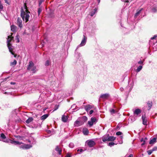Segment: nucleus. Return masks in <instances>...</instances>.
Segmentation results:
<instances>
[{
  "mask_svg": "<svg viewBox=\"0 0 157 157\" xmlns=\"http://www.w3.org/2000/svg\"><path fill=\"white\" fill-rule=\"evenodd\" d=\"M41 2H40L39 3V5H41Z\"/></svg>",
  "mask_w": 157,
  "mask_h": 157,
  "instance_id": "nucleus-57",
  "label": "nucleus"
},
{
  "mask_svg": "<svg viewBox=\"0 0 157 157\" xmlns=\"http://www.w3.org/2000/svg\"><path fill=\"white\" fill-rule=\"evenodd\" d=\"M5 142H8V140H6V141H5Z\"/></svg>",
  "mask_w": 157,
  "mask_h": 157,
  "instance_id": "nucleus-56",
  "label": "nucleus"
},
{
  "mask_svg": "<svg viewBox=\"0 0 157 157\" xmlns=\"http://www.w3.org/2000/svg\"><path fill=\"white\" fill-rule=\"evenodd\" d=\"M33 119L32 117H30L25 122L27 124H29L33 121Z\"/></svg>",
  "mask_w": 157,
  "mask_h": 157,
  "instance_id": "nucleus-21",
  "label": "nucleus"
},
{
  "mask_svg": "<svg viewBox=\"0 0 157 157\" xmlns=\"http://www.w3.org/2000/svg\"><path fill=\"white\" fill-rule=\"evenodd\" d=\"M17 64V61L15 59H14L13 62H11L10 65L12 66H14Z\"/></svg>",
  "mask_w": 157,
  "mask_h": 157,
  "instance_id": "nucleus-28",
  "label": "nucleus"
},
{
  "mask_svg": "<svg viewBox=\"0 0 157 157\" xmlns=\"http://www.w3.org/2000/svg\"><path fill=\"white\" fill-rule=\"evenodd\" d=\"M42 11V9L41 8H40L38 9V15H39L41 13Z\"/></svg>",
  "mask_w": 157,
  "mask_h": 157,
  "instance_id": "nucleus-40",
  "label": "nucleus"
},
{
  "mask_svg": "<svg viewBox=\"0 0 157 157\" xmlns=\"http://www.w3.org/2000/svg\"><path fill=\"white\" fill-rule=\"evenodd\" d=\"M59 105H56L55 106L54 109V110H53V111H56L57 109L59 108Z\"/></svg>",
  "mask_w": 157,
  "mask_h": 157,
  "instance_id": "nucleus-36",
  "label": "nucleus"
},
{
  "mask_svg": "<svg viewBox=\"0 0 157 157\" xmlns=\"http://www.w3.org/2000/svg\"><path fill=\"white\" fill-rule=\"evenodd\" d=\"M122 132L120 131L118 132H117L116 133V135L117 136L120 135H122Z\"/></svg>",
  "mask_w": 157,
  "mask_h": 157,
  "instance_id": "nucleus-39",
  "label": "nucleus"
},
{
  "mask_svg": "<svg viewBox=\"0 0 157 157\" xmlns=\"http://www.w3.org/2000/svg\"><path fill=\"white\" fill-rule=\"evenodd\" d=\"M87 39V38L84 35H83V38L81 41V44L78 46H84L86 43V40Z\"/></svg>",
  "mask_w": 157,
  "mask_h": 157,
  "instance_id": "nucleus-6",
  "label": "nucleus"
},
{
  "mask_svg": "<svg viewBox=\"0 0 157 157\" xmlns=\"http://www.w3.org/2000/svg\"><path fill=\"white\" fill-rule=\"evenodd\" d=\"M71 145V144H69V146H70Z\"/></svg>",
  "mask_w": 157,
  "mask_h": 157,
  "instance_id": "nucleus-62",
  "label": "nucleus"
},
{
  "mask_svg": "<svg viewBox=\"0 0 157 157\" xmlns=\"http://www.w3.org/2000/svg\"><path fill=\"white\" fill-rule=\"evenodd\" d=\"M11 34V35L9 36L8 37V39H7V46L8 47V48L9 49L10 52L14 56V57L15 58H16V56L14 54V53L13 52V49L12 46L11 45V44H10V42L11 40H12L13 38V37L11 36V35H12V33Z\"/></svg>",
  "mask_w": 157,
  "mask_h": 157,
  "instance_id": "nucleus-2",
  "label": "nucleus"
},
{
  "mask_svg": "<svg viewBox=\"0 0 157 157\" xmlns=\"http://www.w3.org/2000/svg\"><path fill=\"white\" fill-rule=\"evenodd\" d=\"M126 2H129V1L128 0H127V1H126Z\"/></svg>",
  "mask_w": 157,
  "mask_h": 157,
  "instance_id": "nucleus-58",
  "label": "nucleus"
},
{
  "mask_svg": "<svg viewBox=\"0 0 157 157\" xmlns=\"http://www.w3.org/2000/svg\"><path fill=\"white\" fill-rule=\"evenodd\" d=\"M48 116V114H44L41 117V120L43 121Z\"/></svg>",
  "mask_w": 157,
  "mask_h": 157,
  "instance_id": "nucleus-22",
  "label": "nucleus"
},
{
  "mask_svg": "<svg viewBox=\"0 0 157 157\" xmlns=\"http://www.w3.org/2000/svg\"><path fill=\"white\" fill-rule=\"evenodd\" d=\"M11 29L12 32H15L17 31V27L14 25H13L11 26Z\"/></svg>",
  "mask_w": 157,
  "mask_h": 157,
  "instance_id": "nucleus-15",
  "label": "nucleus"
},
{
  "mask_svg": "<svg viewBox=\"0 0 157 157\" xmlns=\"http://www.w3.org/2000/svg\"><path fill=\"white\" fill-rule=\"evenodd\" d=\"M147 105L149 109L148 110H149L151 107L152 105V101H148L147 102Z\"/></svg>",
  "mask_w": 157,
  "mask_h": 157,
  "instance_id": "nucleus-17",
  "label": "nucleus"
},
{
  "mask_svg": "<svg viewBox=\"0 0 157 157\" xmlns=\"http://www.w3.org/2000/svg\"><path fill=\"white\" fill-rule=\"evenodd\" d=\"M142 9H143L142 8L140 10H139L138 11V10L137 11V12L135 15V18H136L137 16H138L139 15L141 11L142 10Z\"/></svg>",
  "mask_w": 157,
  "mask_h": 157,
  "instance_id": "nucleus-23",
  "label": "nucleus"
},
{
  "mask_svg": "<svg viewBox=\"0 0 157 157\" xmlns=\"http://www.w3.org/2000/svg\"><path fill=\"white\" fill-rule=\"evenodd\" d=\"M110 112L112 113H115V110L114 109H112L110 110Z\"/></svg>",
  "mask_w": 157,
  "mask_h": 157,
  "instance_id": "nucleus-43",
  "label": "nucleus"
},
{
  "mask_svg": "<svg viewBox=\"0 0 157 157\" xmlns=\"http://www.w3.org/2000/svg\"><path fill=\"white\" fill-rule=\"evenodd\" d=\"M81 119H82L81 121L84 122V123L86 122L87 120V117L85 116H83L81 117Z\"/></svg>",
  "mask_w": 157,
  "mask_h": 157,
  "instance_id": "nucleus-25",
  "label": "nucleus"
},
{
  "mask_svg": "<svg viewBox=\"0 0 157 157\" xmlns=\"http://www.w3.org/2000/svg\"><path fill=\"white\" fill-rule=\"evenodd\" d=\"M157 37V35H155L153 37H151V39L152 40L155 39Z\"/></svg>",
  "mask_w": 157,
  "mask_h": 157,
  "instance_id": "nucleus-46",
  "label": "nucleus"
},
{
  "mask_svg": "<svg viewBox=\"0 0 157 157\" xmlns=\"http://www.w3.org/2000/svg\"><path fill=\"white\" fill-rule=\"evenodd\" d=\"M115 144L114 143V142H112L109 143L108 144V146H112L114 145Z\"/></svg>",
  "mask_w": 157,
  "mask_h": 157,
  "instance_id": "nucleus-37",
  "label": "nucleus"
},
{
  "mask_svg": "<svg viewBox=\"0 0 157 157\" xmlns=\"http://www.w3.org/2000/svg\"><path fill=\"white\" fill-rule=\"evenodd\" d=\"M145 139L146 140H147V138H146H146H145Z\"/></svg>",
  "mask_w": 157,
  "mask_h": 157,
  "instance_id": "nucleus-61",
  "label": "nucleus"
},
{
  "mask_svg": "<svg viewBox=\"0 0 157 157\" xmlns=\"http://www.w3.org/2000/svg\"><path fill=\"white\" fill-rule=\"evenodd\" d=\"M92 108V106L90 105H87L85 107V109L87 112H88V111L89 110Z\"/></svg>",
  "mask_w": 157,
  "mask_h": 157,
  "instance_id": "nucleus-14",
  "label": "nucleus"
},
{
  "mask_svg": "<svg viewBox=\"0 0 157 157\" xmlns=\"http://www.w3.org/2000/svg\"><path fill=\"white\" fill-rule=\"evenodd\" d=\"M157 138L155 137H154L149 142L150 144H154L156 141Z\"/></svg>",
  "mask_w": 157,
  "mask_h": 157,
  "instance_id": "nucleus-18",
  "label": "nucleus"
},
{
  "mask_svg": "<svg viewBox=\"0 0 157 157\" xmlns=\"http://www.w3.org/2000/svg\"><path fill=\"white\" fill-rule=\"evenodd\" d=\"M120 137H121V138H123V136H120Z\"/></svg>",
  "mask_w": 157,
  "mask_h": 157,
  "instance_id": "nucleus-60",
  "label": "nucleus"
},
{
  "mask_svg": "<svg viewBox=\"0 0 157 157\" xmlns=\"http://www.w3.org/2000/svg\"><path fill=\"white\" fill-rule=\"evenodd\" d=\"M34 66V63L32 61H30L29 62V65L27 67V70H30L31 68Z\"/></svg>",
  "mask_w": 157,
  "mask_h": 157,
  "instance_id": "nucleus-10",
  "label": "nucleus"
},
{
  "mask_svg": "<svg viewBox=\"0 0 157 157\" xmlns=\"http://www.w3.org/2000/svg\"><path fill=\"white\" fill-rule=\"evenodd\" d=\"M107 136H108V141H114L116 139V137L113 136H109V134H107Z\"/></svg>",
  "mask_w": 157,
  "mask_h": 157,
  "instance_id": "nucleus-11",
  "label": "nucleus"
},
{
  "mask_svg": "<svg viewBox=\"0 0 157 157\" xmlns=\"http://www.w3.org/2000/svg\"><path fill=\"white\" fill-rule=\"evenodd\" d=\"M109 96V94H102L100 96V98L102 99H107Z\"/></svg>",
  "mask_w": 157,
  "mask_h": 157,
  "instance_id": "nucleus-12",
  "label": "nucleus"
},
{
  "mask_svg": "<svg viewBox=\"0 0 157 157\" xmlns=\"http://www.w3.org/2000/svg\"><path fill=\"white\" fill-rule=\"evenodd\" d=\"M28 142L29 143H30L31 142V141L30 140H29Z\"/></svg>",
  "mask_w": 157,
  "mask_h": 157,
  "instance_id": "nucleus-59",
  "label": "nucleus"
},
{
  "mask_svg": "<svg viewBox=\"0 0 157 157\" xmlns=\"http://www.w3.org/2000/svg\"><path fill=\"white\" fill-rule=\"evenodd\" d=\"M50 63V61L49 60H47L45 63V65L46 66H48L49 65Z\"/></svg>",
  "mask_w": 157,
  "mask_h": 157,
  "instance_id": "nucleus-30",
  "label": "nucleus"
},
{
  "mask_svg": "<svg viewBox=\"0 0 157 157\" xmlns=\"http://www.w3.org/2000/svg\"><path fill=\"white\" fill-rule=\"evenodd\" d=\"M143 61H142V60H140L139 62H138V63L140 64H142L143 63Z\"/></svg>",
  "mask_w": 157,
  "mask_h": 157,
  "instance_id": "nucleus-45",
  "label": "nucleus"
},
{
  "mask_svg": "<svg viewBox=\"0 0 157 157\" xmlns=\"http://www.w3.org/2000/svg\"><path fill=\"white\" fill-rule=\"evenodd\" d=\"M94 112V111L92 110H91L89 112V114L91 115Z\"/></svg>",
  "mask_w": 157,
  "mask_h": 157,
  "instance_id": "nucleus-47",
  "label": "nucleus"
},
{
  "mask_svg": "<svg viewBox=\"0 0 157 157\" xmlns=\"http://www.w3.org/2000/svg\"><path fill=\"white\" fill-rule=\"evenodd\" d=\"M16 38L17 39V42L18 43L19 42V38L18 35H17L16 36Z\"/></svg>",
  "mask_w": 157,
  "mask_h": 157,
  "instance_id": "nucleus-41",
  "label": "nucleus"
},
{
  "mask_svg": "<svg viewBox=\"0 0 157 157\" xmlns=\"http://www.w3.org/2000/svg\"><path fill=\"white\" fill-rule=\"evenodd\" d=\"M65 157H71V155L70 154L68 153Z\"/></svg>",
  "mask_w": 157,
  "mask_h": 157,
  "instance_id": "nucleus-44",
  "label": "nucleus"
},
{
  "mask_svg": "<svg viewBox=\"0 0 157 157\" xmlns=\"http://www.w3.org/2000/svg\"><path fill=\"white\" fill-rule=\"evenodd\" d=\"M3 7L2 3L1 1L0 0V11L2 10Z\"/></svg>",
  "mask_w": 157,
  "mask_h": 157,
  "instance_id": "nucleus-33",
  "label": "nucleus"
},
{
  "mask_svg": "<svg viewBox=\"0 0 157 157\" xmlns=\"http://www.w3.org/2000/svg\"><path fill=\"white\" fill-rule=\"evenodd\" d=\"M145 141H144V143L141 144V145H144L145 144Z\"/></svg>",
  "mask_w": 157,
  "mask_h": 157,
  "instance_id": "nucleus-53",
  "label": "nucleus"
},
{
  "mask_svg": "<svg viewBox=\"0 0 157 157\" xmlns=\"http://www.w3.org/2000/svg\"><path fill=\"white\" fill-rule=\"evenodd\" d=\"M116 128L117 129V130H119L120 129V128L118 125L117 126Z\"/></svg>",
  "mask_w": 157,
  "mask_h": 157,
  "instance_id": "nucleus-49",
  "label": "nucleus"
},
{
  "mask_svg": "<svg viewBox=\"0 0 157 157\" xmlns=\"http://www.w3.org/2000/svg\"><path fill=\"white\" fill-rule=\"evenodd\" d=\"M36 66H34L32 68H31L30 70L33 71V73H35L36 72Z\"/></svg>",
  "mask_w": 157,
  "mask_h": 157,
  "instance_id": "nucleus-26",
  "label": "nucleus"
},
{
  "mask_svg": "<svg viewBox=\"0 0 157 157\" xmlns=\"http://www.w3.org/2000/svg\"><path fill=\"white\" fill-rule=\"evenodd\" d=\"M108 136H107V134L104 136L102 137V140L103 142H105L106 141H108Z\"/></svg>",
  "mask_w": 157,
  "mask_h": 157,
  "instance_id": "nucleus-19",
  "label": "nucleus"
},
{
  "mask_svg": "<svg viewBox=\"0 0 157 157\" xmlns=\"http://www.w3.org/2000/svg\"><path fill=\"white\" fill-rule=\"evenodd\" d=\"M16 24L18 26V27L21 29L23 27V25L22 24V21L20 18L18 17L17 21Z\"/></svg>",
  "mask_w": 157,
  "mask_h": 157,
  "instance_id": "nucleus-3",
  "label": "nucleus"
},
{
  "mask_svg": "<svg viewBox=\"0 0 157 157\" xmlns=\"http://www.w3.org/2000/svg\"><path fill=\"white\" fill-rule=\"evenodd\" d=\"M97 2H98V3H99L100 2V0H97Z\"/></svg>",
  "mask_w": 157,
  "mask_h": 157,
  "instance_id": "nucleus-55",
  "label": "nucleus"
},
{
  "mask_svg": "<svg viewBox=\"0 0 157 157\" xmlns=\"http://www.w3.org/2000/svg\"><path fill=\"white\" fill-rule=\"evenodd\" d=\"M68 117L67 116L63 115L62 117V120L64 122H67V120Z\"/></svg>",
  "mask_w": 157,
  "mask_h": 157,
  "instance_id": "nucleus-20",
  "label": "nucleus"
},
{
  "mask_svg": "<svg viewBox=\"0 0 157 157\" xmlns=\"http://www.w3.org/2000/svg\"><path fill=\"white\" fill-rule=\"evenodd\" d=\"M142 118L143 120V124L144 125H147V118L145 114L142 116Z\"/></svg>",
  "mask_w": 157,
  "mask_h": 157,
  "instance_id": "nucleus-4",
  "label": "nucleus"
},
{
  "mask_svg": "<svg viewBox=\"0 0 157 157\" xmlns=\"http://www.w3.org/2000/svg\"><path fill=\"white\" fill-rule=\"evenodd\" d=\"M5 2L6 3L9 4L8 2L7 1V0H5Z\"/></svg>",
  "mask_w": 157,
  "mask_h": 157,
  "instance_id": "nucleus-52",
  "label": "nucleus"
},
{
  "mask_svg": "<svg viewBox=\"0 0 157 157\" xmlns=\"http://www.w3.org/2000/svg\"><path fill=\"white\" fill-rule=\"evenodd\" d=\"M87 143V145L90 147H93L95 144V142L92 140L88 141Z\"/></svg>",
  "mask_w": 157,
  "mask_h": 157,
  "instance_id": "nucleus-7",
  "label": "nucleus"
},
{
  "mask_svg": "<svg viewBox=\"0 0 157 157\" xmlns=\"http://www.w3.org/2000/svg\"><path fill=\"white\" fill-rule=\"evenodd\" d=\"M157 11V8L156 7H154L152 9V12L153 13L156 12Z\"/></svg>",
  "mask_w": 157,
  "mask_h": 157,
  "instance_id": "nucleus-32",
  "label": "nucleus"
},
{
  "mask_svg": "<svg viewBox=\"0 0 157 157\" xmlns=\"http://www.w3.org/2000/svg\"><path fill=\"white\" fill-rule=\"evenodd\" d=\"M0 137L2 139H4L6 138V136L3 133H2L0 135Z\"/></svg>",
  "mask_w": 157,
  "mask_h": 157,
  "instance_id": "nucleus-29",
  "label": "nucleus"
},
{
  "mask_svg": "<svg viewBox=\"0 0 157 157\" xmlns=\"http://www.w3.org/2000/svg\"><path fill=\"white\" fill-rule=\"evenodd\" d=\"M88 124L91 127L93 125L94 123H93L91 121H88Z\"/></svg>",
  "mask_w": 157,
  "mask_h": 157,
  "instance_id": "nucleus-31",
  "label": "nucleus"
},
{
  "mask_svg": "<svg viewBox=\"0 0 157 157\" xmlns=\"http://www.w3.org/2000/svg\"><path fill=\"white\" fill-rule=\"evenodd\" d=\"M55 150L56 151L58 152V153L59 155L61 154L62 150L61 149H60L59 148V147L57 145L56 146Z\"/></svg>",
  "mask_w": 157,
  "mask_h": 157,
  "instance_id": "nucleus-13",
  "label": "nucleus"
},
{
  "mask_svg": "<svg viewBox=\"0 0 157 157\" xmlns=\"http://www.w3.org/2000/svg\"><path fill=\"white\" fill-rule=\"evenodd\" d=\"M32 147V145L28 144H25L21 146L20 148L23 149H29L31 148Z\"/></svg>",
  "mask_w": 157,
  "mask_h": 157,
  "instance_id": "nucleus-5",
  "label": "nucleus"
},
{
  "mask_svg": "<svg viewBox=\"0 0 157 157\" xmlns=\"http://www.w3.org/2000/svg\"><path fill=\"white\" fill-rule=\"evenodd\" d=\"M9 140H10V142L12 144H14L15 145H16V144L20 145V144H23V143L21 142L13 140H9Z\"/></svg>",
  "mask_w": 157,
  "mask_h": 157,
  "instance_id": "nucleus-9",
  "label": "nucleus"
},
{
  "mask_svg": "<svg viewBox=\"0 0 157 157\" xmlns=\"http://www.w3.org/2000/svg\"><path fill=\"white\" fill-rule=\"evenodd\" d=\"M153 151L157 150V147H155L152 149Z\"/></svg>",
  "mask_w": 157,
  "mask_h": 157,
  "instance_id": "nucleus-42",
  "label": "nucleus"
},
{
  "mask_svg": "<svg viewBox=\"0 0 157 157\" xmlns=\"http://www.w3.org/2000/svg\"><path fill=\"white\" fill-rule=\"evenodd\" d=\"M83 123L84 122L83 121L78 120L75 122V126H78L83 124Z\"/></svg>",
  "mask_w": 157,
  "mask_h": 157,
  "instance_id": "nucleus-8",
  "label": "nucleus"
},
{
  "mask_svg": "<svg viewBox=\"0 0 157 157\" xmlns=\"http://www.w3.org/2000/svg\"><path fill=\"white\" fill-rule=\"evenodd\" d=\"M24 8L23 9L22 7L21 8V16L23 21H25V22H27L29 21L30 13L28 10V8L25 3L24 4Z\"/></svg>",
  "mask_w": 157,
  "mask_h": 157,
  "instance_id": "nucleus-1",
  "label": "nucleus"
},
{
  "mask_svg": "<svg viewBox=\"0 0 157 157\" xmlns=\"http://www.w3.org/2000/svg\"><path fill=\"white\" fill-rule=\"evenodd\" d=\"M83 133L84 134L87 135L89 133L88 131L87 130H84L83 131Z\"/></svg>",
  "mask_w": 157,
  "mask_h": 157,
  "instance_id": "nucleus-34",
  "label": "nucleus"
},
{
  "mask_svg": "<svg viewBox=\"0 0 157 157\" xmlns=\"http://www.w3.org/2000/svg\"><path fill=\"white\" fill-rule=\"evenodd\" d=\"M142 66L141 65H140L139 67H138L137 69L136 70V72H139L142 69Z\"/></svg>",
  "mask_w": 157,
  "mask_h": 157,
  "instance_id": "nucleus-27",
  "label": "nucleus"
},
{
  "mask_svg": "<svg viewBox=\"0 0 157 157\" xmlns=\"http://www.w3.org/2000/svg\"><path fill=\"white\" fill-rule=\"evenodd\" d=\"M97 9L96 8H95L94 9L93 11H92L90 13V15L91 17H92L93 16V15L97 11Z\"/></svg>",
  "mask_w": 157,
  "mask_h": 157,
  "instance_id": "nucleus-24",
  "label": "nucleus"
},
{
  "mask_svg": "<svg viewBox=\"0 0 157 157\" xmlns=\"http://www.w3.org/2000/svg\"><path fill=\"white\" fill-rule=\"evenodd\" d=\"M144 141V139L143 138H141L140 140V141L141 142H142V141Z\"/></svg>",
  "mask_w": 157,
  "mask_h": 157,
  "instance_id": "nucleus-54",
  "label": "nucleus"
},
{
  "mask_svg": "<svg viewBox=\"0 0 157 157\" xmlns=\"http://www.w3.org/2000/svg\"><path fill=\"white\" fill-rule=\"evenodd\" d=\"M77 151H80V152H82L83 151V149H78L77 150Z\"/></svg>",
  "mask_w": 157,
  "mask_h": 157,
  "instance_id": "nucleus-48",
  "label": "nucleus"
},
{
  "mask_svg": "<svg viewBox=\"0 0 157 157\" xmlns=\"http://www.w3.org/2000/svg\"><path fill=\"white\" fill-rule=\"evenodd\" d=\"M97 120L95 117H92L91 118V121L93 122V123H94Z\"/></svg>",
  "mask_w": 157,
  "mask_h": 157,
  "instance_id": "nucleus-35",
  "label": "nucleus"
},
{
  "mask_svg": "<svg viewBox=\"0 0 157 157\" xmlns=\"http://www.w3.org/2000/svg\"><path fill=\"white\" fill-rule=\"evenodd\" d=\"M141 112V110L139 109H137L134 111V114L137 115L140 113Z\"/></svg>",
  "mask_w": 157,
  "mask_h": 157,
  "instance_id": "nucleus-16",
  "label": "nucleus"
},
{
  "mask_svg": "<svg viewBox=\"0 0 157 157\" xmlns=\"http://www.w3.org/2000/svg\"><path fill=\"white\" fill-rule=\"evenodd\" d=\"M153 151L152 149L149 150L147 151V152L148 153V155H151L152 152H153Z\"/></svg>",
  "mask_w": 157,
  "mask_h": 157,
  "instance_id": "nucleus-38",
  "label": "nucleus"
},
{
  "mask_svg": "<svg viewBox=\"0 0 157 157\" xmlns=\"http://www.w3.org/2000/svg\"><path fill=\"white\" fill-rule=\"evenodd\" d=\"M15 84V82H10L11 84Z\"/></svg>",
  "mask_w": 157,
  "mask_h": 157,
  "instance_id": "nucleus-50",
  "label": "nucleus"
},
{
  "mask_svg": "<svg viewBox=\"0 0 157 157\" xmlns=\"http://www.w3.org/2000/svg\"><path fill=\"white\" fill-rule=\"evenodd\" d=\"M133 156L132 154H130L128 156V157H133Z\"/></svg>",
  "mask_w": 157,
  "mask_h": 157,
  "instance_id": "nucleus-51",
  "label": "nucleus"
}]
</instances>
